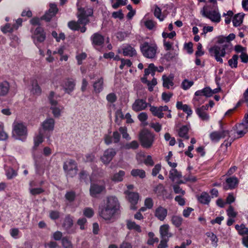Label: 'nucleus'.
<instances>
[{"label":"nucleus","instance_id":"f257e3e1","mask_svg":"<svg viewBox=\"0 0 248 248\" xmlns=\"http://www.w3.org/2000/svg\"><path fill=\"white\" fill-rule=\"evenodd\" d=\"M119 208L118 199L114 196H108L103 201L99 208V215L104 219L111 220Z\"/></svg>","mask_w":248,"mask_h":248},{"label":"nucleus","instance_id":"f03ea898","mask_svg":"<svg viewBox=\"0 0 248 248\" xmlns=\"http://www.w3.org/2000/svg\"><path fill=\"white\" fill-rule=\"evenodd\" d=\"M140 51L144 57L150 59L156 58L158 47L155 42H143L140 44Z\"/></svg>","mask_w":248,"mask_h":248},{"label":"nucleus","instance_id":"7ed1b4c3","mask_svg":"<svg viewBox=\"0 0 248 248\" xmlns=\"http://www.w3.org/2000/svg\"><path fill=\"white\" fill-rule=\"evenodd\" d=\"M230 45L228 42H221L219 40L218 44L211 47L209 53L211 56L214 57L217 62L223 63L222 57H224L226 54V49Z\"/></svg>","mask_w":248,"mask_h":248},{"label":"nucleus","instance_id":"20e7f679","mask_svg":"<svg viewBox=\"0 0 248 248\" xmlns=\"http://www.w3.org/2000/svg\"><path fill=\"white\" fill-rule=\"evenodd\" d=\"M12 133L14 136H16V139L24 140L27 136L28 129L26 124L19 121H15L13 124Z\"/></svg>","mask_w":248,"mask_h":248},{"label":"nucleus","instance_id":"39448f33","mask_svg":"<svg viewBox=\"0 0 248 248\" xmlns=\"http://www.w3.org/2000/svg\"><path fill=\"white\" fill-rule=\"evenodd\" d=\"M141 146L145 148H150L155 140V135L147 129H143L139 136Z\"/></svg>","mask_w":248,"mask_h":248},{"label":"nucleus","instance_id":"423d86ee","mask_svg":"<svg viewBox=\"0 0 248 248\" xmlns=\"http://www.w3.org/2000/svg\"><path fill=\"white\" fill-rule=\"evenodd\" d=\"M202 15L215 22L220 21V15L217 10L209 11L207 7H204L201 11Z\"/></svg>","mask_w":248,"mask_h":248},{"label":"nucleus","instance_id":"0eeeda50","mask_svg":"<svg viewBox=\"0 0 248 248\" xmlns=\"http://www.w3.org/2000/svg\"><path fill=\"white\" fill-rule=\"evenodd\" d=\"M78 23L79 26L83 25V27L80 28V31L81 32H85L86 31V28L85 27L89 22V19L88 17L86 16V14L84 8H79L78 9Z\"/></svg>","mask_w":248,"mask_h":248},{"label":"nucleus","instance_id":"6e6552de","mask_svg":"<svg viewBox=\"0 0 248 248\" xmlns=\"http://www.w3.org/2000/svg\"><path fill=\"white\" fill-rule=\"evenodd\" d=\"M63 169L71 177H73L77 173V165L76 162L73 160L66 161L63 165Z\"/></svg>","mask_w":248,"mask_h":248},{"label":"nucleus","instance_id":"1a4fd4ad","mask_svg":"<svg viewBox=\"0 0 248 248\" xmlns=\"http://www.w3.org/2000/svg\"><path fill=\"white\" fill-rule=\"evenodd\" d=\"M116 155V151L114 149L108 148L104 151L103 155L101 157V160L104 164L108 165Z\"/></svg>","mask_w":248,"mask_h":248},{"label":"nucleus","instance_id":"9d476101","mask_svg":"<svg viewBox=\"0 0 248 248\" xmlns=\"http://www.w3.org/2000/svg\"><path fill=\"white\" fill-rule=\"evenodd\" d=\"M105 189L104 183L101 184L92 183L90 188V194L93 197H96Z\"/></svg>","mask_w":248,"mask_h":248},{"label":"nucleus","instance_id":"9b49d317","mask_svg":"<svg viewBox=\"0 0 248 248\" xmlns=\"http://www.w3.org/2000/svg\"><path fill=\"white\" fill-rule=\"evenodd\" d=\"M32 37L36 45L38 43L43 42L46 39V34L43 29L41 27H38L33 32Z\"/></svg>","mask_w":248,"mask_h":248},{"label":"nucleus","instance_id":"f8f14e48","mask_svg":"<svg viewBox=\"0 0 248 248\" xmlns=\"http://www.w3.org/2000/svg\"><path fill=\"white\" fill-rule=\"evenodd\" d=\"M228 134V131L221 130L220 131H214L211 133L209 137L212 141L218 142L220 139L225 138Z\"/></svg>","mask_w":248,"mask_h":248},{"label":"nucleus","instance_id":"ddd939ff","mask_svg":"<svg viewBox=\"0 0 248 248\" xmlns=\"http://www.w3.org/2000/svg\"><path fill=\"white\" fill-rule=\"evenodd\" d=\"M58 11V9L56 5L53 3H50L48 12L46 13L45 15L42 17V19L46 21H50L52 17L56 15Z\"/></svg>","mask_w":248,"mask_h":248},{"label":"nucleus","instance_id":"4468645a","mask_svg":"<svg viewBox=\"0 0 248 248\" xmlns=\"http://www.w3.org/2000/svg\"><path fill=\"white\" fill-rule=\"evenodd\" d=\"M76 84L75 79L68 78L64 81L62 87L66 93L70 94L75 90Z\"/></svg>","mask_w":248,"mask_h":248},{"label":"nucleus","instance_id":"2eb2a0df","mask_svg":"<svg viewBox=\"0 0 248 248\" xmlns=\"http://www.w3.org/2000/svg\"><path fill=\"white\" fill-rule=\"evenodd\" d=\"M149 104L145 100L138 99L135 101L132 105V109L136 112L145 109Z\"/></svg>","mask_w":248,"mask_h":248},{"label":"nucleus","instance_id":"dca6fc26","mask_svg":"<svg viewBox=\"0 0 248 248\" xmlns=\"http://www.w3.org/2000/svg\"><path fill=\"white\" fill-rule=\"evenodd\" d=\"M55 120L52 118H46L41 124V126L45 131H52L54 130Z\"/></svg>","mask_w":248,"mask_h":248},{"label":"nucleus","instance_id":"f3484780","mask_svg":"<svg viewBox=\"0 0 248 248\" xmlns=\"http://www.w3.org/2000/svg\"><path fill=\"white\" fill-rule=\"evenodd\" d=\"M199 91V90L195 93V97L193 99V104L196 108L200 107V106L203 104L205 100V99L204 97V96L205 97V93H202V92L198 93V94L197 93Z\"/></svg>","mask_w":248,"mask_h":248},{"label":"nucleus","instance_id":"a211bd4d","mask_svg":"<svg viewBox=\"0 0 248 248\" xmlns=\"http://www.w3.org/2000/svg\"><path fill=\"white\" fill-rule=\"evenodd\" d=\"M91 40L93 46H100L104 42V36L98 32L93 34L91 37Z\"/></svg>","mask_w":248,"mask_h":248},{"label":"nucleus","instance_id":"6ab92c4d","mask_svg":"<svg viewBox=\"0 0 248 248\" xmlns=\"http://www.w3.org/2000/svg\"><path fill=\"white\" fill-rule=\"evenodd\" d=\"M248 131V124L245 122L236 125V133L237 137L236 138H241Z\"/></svg>","mask_w":248,"mask_h":248},{"label":"nucleus","instance_id":"aec40b11","mask_svg":"<svg viewBox=\"0 0 248 248\" xmlns=\"http://www.w3.org/2000/svg\"><path fill=\"white\" fill-rule=\"evenodd\" d=\"M167 213L168 211L166 208L160 206L155 209V216L159 220L163 221L167 215Z\"/></svg>","mask_w":248,"mask_h":248},{"label":"nucleus","instance_id":"412c9836","mask_svg":"<svg viewBox=\"0 0 248 248\" xmlns=\"http://www.w3.org/2000/svg\"><path fill=\"white\" fill-rule=\"evenodd\" d=\"M139 198V195L138 193L129 192L128 194V199L129 202L131 203L130 207L132 210H135L137 208L135 205L137 204Z\"/></svg>","mask_w":248,"mask_h":248},{"label":"nucleus","instance_id":"4be33fe9","mask_svg":"<svg viewBox=\"0 0 248 248\" xmlns=\"http://www.w3.org/2000/svg\"><path fill=\"white\" fill-rule=\"evenodd\" d=\"M227 185L224 186V188L227 190L234 188L238 184V180L235 177L228 178L226 180Z\"/></svg>","mask_w":248,"mask_h":248},{"label":"nucleus","instance_id":"5701e85b","mask_svg":"<svg viewBox=\"0 0 248 248\" xmlns=\"http://www.w3.org/2000/svg\"><path fill=\"white\" fill-rule=\"evenodd\" d=\"M163 80V86L167 89H170L174 85L173 77L171 76H167L163 75L162 77Z\"/></svg>","mask_w":248,"mask_h":248},{"label":"nucleus","instance_id":"b1692460","mask_svg":"<svg viewBox=\"0 0 248 248\" xmlns=\"http://www.w3.org/2000/svg\"><path fill=\"white\" fill-rule=\"evenodd\" d=\"M142 157H145L144 163L146 165L153 166L154 165V162L151 155H149L145 156L143 152H140L137 155L136 158L137 160H141Z\"/></svg>","mask_w":248,"mask_h":248},{"label":"nucleus","instance_id":"393cba45","mask_svg":"<svg viewBox=\"0 0 248 248\" xmlns=\"http://www.w3.org/2000/svg\"><path fill=\"white\" fill-rule=\"evenodd\" d=\"M50 109L51 110L53 116L55 118H59L61 116L64 108L63 106L59 105L58 104L50 106Z\"/></svg>","mask_w":248,"mask_h":248},{"label":"nucleus","instance_id":"a878e982","mask_svg":"<svg viewBox=\"0 0 248 248\" xmlns=\"http://www.w3.org/2000/svg\"><path fill=\"white\" fill-rule=\"evenodd\" d=\"M104 79L100 78L97 79L93 84V91L95 93H99L103 89Z\"/></svg>","mask_w":248,"mask_h":248},{"label":"nucleus","instance_id":"bb28decb","mask_svg":"<svg viewBox=\"0 0 248 248\" xmlns=\"http://www.w3.org/2000/svg\"><path fill=\"white\" fill-rule=\"evenodd\" d=\"M170 226L168 224H164L160 226L159 229L160 234L162 238H169L171 236V234L169 232Z\"/></svg>","mask_w":248,"mask_h":248},{"label":"nucleus","instance_id":"cd10ccee","mask_svg":"<svg viewBox=\"0 0 248 248\" xmlns=\"http://www.w3.org/2000/svg\"><path fill=\"white\" fill-rule=\"evenodd\" d=\"M31 92L34 95H40L42 93L41 87L39 86L37 81L34 80L32 82Z\"/></svg>","mask_w":248,"mask_h":248},{"label":"nucleus","instance_id":"c85d7f7f","mask_svg":"<svg viewBox=\"0 0 248 248\" xmlns=\"http://www.w3.org/2000/svg\"><path fill=\"white\" fill-rule=\"evenodd\" d=\"M44 140V134L42 132L41 130L39 131V134L34 138V145L33 149L36 150L38 146L43 142Z\"/></svg>","mask_w":248,"mask_h":248},{"label":"nucleus","instance_id":"c756f323","mask_svg":"<svg viewBox=\"0 0 248 248\" xmlns=\"http://www.w3.org/2000/svg\"><path fill=\"white\" fill-rule=\"evenodd\" d=\"M149 106L150 107V110L154 116L158 118H162L164 117V113L161 112L160 106L157 107L150 105Z\"/></svg>","mask_w":248,"mask_h":248},{"label":"nucleus","instance_id":"7c9ffc66","mask_svg":"<svg viewBox=\"0 0 248 248\" xmlns=\"http://www.w3.org/2000/svg\"><path fill=\"white\" fill-rule=\"evenodd\" d=\"M34 186L35 183L33 181H31L30 183L29 191L31 194L35 196L44 192V190L42 188H33V186Z\"/></svg>","mask_w":248,"mask_h":248},{"label":"nucleus","instance_id":"2f4dec72","mask_svg":"<svg viewBox=\"0 0 248 248\" xmlns=\"http://www.w3.org/2000/svg\"><path fill=\"white\" fill-rule=\"evenodd\" d=\"M126 226L129 230H133L138 232H141L140 226L132 220L126 221Z\"/></svg>","mask_w":248,"mask_h":248},{"label":"nucleus","instance_id":"473e14b6","mask_svg":"<svg viewBox=\"0 0 248 248\" xmlns=\"http://www.w3.org/2000/svg\"><path fill=\"white\" fill-rule=\"evenodd\" d=\"M123 54L125 56L132 57L136 54V50L130 46H127L123 49Z\"/></svg>","mask_w":248,"mask_h":248},{"label":"nucleus","instance_id":"72a5a7b5","mask_svg":"<svg viewBox=\"0 0 248 248\" xmlns=\"http://www.w3.org/2000/svg\"><path fill=\"white\" fill-rule=\"evenodd\" d=\"M182 177V174L175 169H172L169 172V178L174 182L175 180Z\"/></svg>","mask_w":248,"mask_h":248},{"label":"nucleus","instance_id":"f704fd0d","mask_svg":"<svg viewBox=\"0 0 248 248\" xmlns=\"http://www.w3.org/2000/svg\"><path fill=\"white\" fill-rule=\"evenodd\" d=\"M125 175V172L123 170H120L118 172L114 174L110 178L111 180L114 182H119L123 181Z\"/></svg>","mask_w":248,"mask_h":248},{"label":"nucleus","instance_id":"c9c22d12","mask_svg":"<svg viewBox=\"0 0 248 248\" xmlns=\"http://www.w3.org/2000/svg\"><path fill=\"white\" fill-rule=\"evenodd\" d=\"M57 98L55 93L53 91H50L47 95V99L50 106L58 105V102Z\"/></svg>","mask_w":248,"mask_h":248},{"label":"nucleus","instance_id":"e433bc0d","mask_svg":"<svg viewBox=\"0 0 248 248\" xmlns=\"http://www.w3.org/2000/svg\"><path fill=\"white\" fill-rule=\"evenodd\" d=\"M218 91V89H217L212 90L209 87H205L202 90H199V91L197 92V94H198V93L202 92V93H205L206 97H208L211 96L213 94L217 93Z\"/></svg>","mask_w":248,"mask_h":248},{"label":"nucleus","instance_id":"4c0bfd02","mask_svg":"<svg viewBox=\"0 0 248 248\" xmlns=\"http://www.w3.org/2000/svg\"><path fill=\"white\" fill-rule=\"evenodd\" d=\"M9 83L6 81L0 83V95H6L9 92Z\"/></svg>","mask_w":248,"mask_h":248},{"label":"nucleus","instance_id":"58836bf2","mask_svg":"<svg viewBox=\"0 0 248 248\" xmlns=\"http://www.w3.org/2000/svg\"><path fill=\"white\" fill-rule=\"evenodd\" d=\"M188 130L189 128L187 126L184 125L182 126L178 130L179 137L185 139H188L189 136L187 135Z\"/></svg>","mask_w":248,"mask_h":248},{"label":"nucleus","instance_id":"ea45409f","mask_svg":"<svg viewBox=\"0 0 248 248\" xmlns=\"http://www.w3.org/2000/svg\"><path fill=\"white\" fill-rule=\"evenodd\" d=\"M139 146V144L137 141L136 140H133L132 141L130 142H128L124 144L122 146V148L126 149V150H129V149H137Z\"/></svg>","mask_w":248,"mask_h":248},{"label":"nucleus","instance_id":"a19ab883","mask_svg":"<svg viewBox=\"0 0 248 248\" xmlns=\"http://www.w3.org/2000/svg\"><path fill=\"white\" fill-rule=\"evenodd\" d=\"M73 224V220L72 217L70 215H67L65 217L62 226L66 229L68 230L70 229Z\"/></svg>","mask_w":248,"mask_h":248},{"label":"nucleus","instance_id":"79ce46f5","mask_svg":"<svg viewBox=\"0 0 248 248\" xmlns=\"http://www.w3.org/2000/svg\"><path fill=\"white\" fill-rule=\"evenodd\" d=\"M198 200L202 204H208L210 201V197L208 193L203 192L198 197Z\"/></svg>","mask_w":248,"mask_h":248},{"label":"nucleus","instance_id":"37998d69","mask_svg":"<svg viewBox=\"0 0 248 248\" xmlns=\"http://www.w3.org/2000/svg\"><path fill=\"white\" fill-rule=\"evenodd\" d=\"M244 15L241 14H237L234 16L232 20L233 25L235 27L240 26L243 22Z\"/></svg>","mask_w":248,"mask_h":248},{"label":"nucleus","instance_id":"c03bdc74","mask_svg":"<svg viewBox=\"0 0 248 248\" xmlns=\"http://www.w3.org/2000/svg\"><path fill=\"white\" fill-rule=\"evenodd\" d=\"M131 174L134 177L139 176L140 178H143L146 176L145 171L141 169L132 170L131 171Z\"/></svg>","mask_w":248,"mask_h":248},{"label":"nucleus","instance_id":"a18cd8bd","mask_svg":"<svg viewBox=\"0 0 248 248\" xmlns=\"http://www.w3.org/2000/svg\"><path fill=\"white\" fill-rule=\"evenodd\" d=\"M183 220V218L181 217L175 215L173 216L171 219V223L176 227H179L182 225Z\"/></svg>","mask_w":248,"mask_h":248},{"label":"nucleus","instance_id":"49530a36","mask_svg":"<svg viewBox=\"0 0 248 248\" xmlns=\"http://www.w3.org/2000/svg\"><path fill=\"white\" fill-rule=\"evenodd\" d=\"M235 228L237 230L240 235H243L247 234L248 235V228L246 227L244 224L240 225H236Z\"/></svg>","mask_w":248,"mask_h":248},{"label":"nucleus","instance_id":"de8ad7c7","mask_svg":"<svg viewBox=\"0 0 248 248\" xmlns=\"http://www.w3.org/2000/svg\"><path fill=\"white\" fill-rule=\"evenodd\" d=\"M62 244L63 248H74L71 240L68 237H64L62 239Z\"/></svg>","mask_w":248,"mask_h":248},{"label":"nucleus","instance_id":"09e8293b","mask_svg":"<svg viewBox=\"0 0 248 248\" xmlns=\"http://www.w3.org/2000/svg\"><path fill=\"white\" fill-rule=\"evenodd\" d=\"M196 111L199 117L203 121H208L209 119V116L207 113L201 109L196 108Z\"/></svg>","mask_w":248,"mask_h":248},{"label":"nucleus","instance_id":"8fccbe9b","mask_svg":"<svg viewBox=\"0 0 248 248\" xmlns=\"http://www.w3.org/2000/svg\"><path fill=\"white\" fill-rule=\"evenodd\" d=\"M156 69V68L155 66V65L153 63H150L149 65L148 68L145 69V76H147L151 74L152 76H154L155 75Z\"/></svg>","mask_w":248,"mask_h":248},{"label":"nucleus","instance_id":"3c124183","mask_svg":"<svg viewBox=\"0 0 248 248\" xmlns=\"http://www.w3.org/2000/svg\"><path fill=\"white\" fill-rule=\"evenodd\" d=\"M206 235L209 237L212 242V245L216 247L217 245L218 239L217 236L212 232H208L206 233Z\"/></svg>","mask_w":248,"mask_h":248},{"label":"nucleus","instance_id":"603ef678","mask_svg":"<svg viewBox=\"0 0 248 248\" xmlns=\"http://www.w3.org/2000/svg\"><path fill=\"white\" fill-rule=\"evenodd\" d=\"M8 137V134L4 130V124L0 122V140H6Z\"/></svg>","mask_w":248,"mask_h":248},{"label":"nucleus","instance_id":"864d4df0","mask_svg":"<svg viewBox=\"0 0 248 248\" xmlns=\"http://www.w3.org/2000/svg\"><path fill=\"white\" fill-rule=\"evenodd\" d=\"M238 59V56L237 55H234L232 58L229 60V65L232 68H236L237 66V61Z\"/></svg>","mask_w":248,"mask_h":248},{"label":"nucleus","instance_id":"5fc2aeb1","mask_svg":"<svg viewBox=\"0 0 248 248\" xmlns=\"http://www.w3.org/2000/svg\"><path fill=\"white\" fill-rule=\"evenodd\" d=\"M120 132L122 134L123 138L127 140H131V137L127 132V128L125 127H120L119 129Z\"/></svg>","mask_w":248,"mask_h":248},{"label":"nucleus","instance_id":"6e6d98bb","mask_svg":"<svg viewBox=\"0 0 248 248\" xmlns=\"http://www.w3.org/2000/svg\"><path fill=\"white\" fill-rule=\"evenodd\" d=\"M1 30L3 33H6L11 32L15 30L13 25L11 26L9 24H6L4 26L1 27Z\"/></svg>","mask_w":248,"mask_h":248},{"label":"nucleus","instance_id":"4d7b16f0","mask_svg":"<svg viewBox=\"0 0 248 248\" xmlns=\"http://www.w3.org/2000/svg\"><path fill=\"white\" fill-rule=\"evenodd\" d=\"M165 190L164 186L161 184L157 185L154 189V191L157 196H161L163 195Z\"/></svg>","mask_w":248,"mask_h":248},{"label":"nucleus","instance_id":"13d9d810","mask_svg":"<svg viewBox=\"0 0 248 248\" xmlns=\"http://www.w3.org/2000/svg\"><path fill=\"white\" fill-rule=\"evenodd\" d=\"M193 85V82L192 81H189L187 79H185L182 83V87L185 90H186L188 89L190 87H191Z\"/></svg>","mask_w":248,"mask_h":248},{"label":"nucleus","instance_id":"bf43d9fd","mask_svg":"<svg viewBox=\"0 0 248 248\" xmlns=\"http://www.w3.org/2000/svg\"><path fill=\"white\" fill-rule=\"evenodd\" d=\"M94 211L91 208L87 207L83 210V215L87 217L90 218L92 217Z\"/></svg>","mask_w":248,"mask_h":248},{"label":"nucleus","instance_id":"052dcab7","mask_svg":"<svg viewBox=\"0 0 248 248\" xmlns=\"http://www.w3.org/2000/svg\"><path fill=\"white\" fill-rule=\"evenodd\" d=\"M68 25L69 28L73 30H78L80 29L78 21H70L68 23Z\"/></svg>","mask_w":248,"mask_h":248},{"label":"nucleus","instance_id":"680f3d73","mask_svg":"<svg viewBox=\"0 0 248 248\" xmlns=\"http://www.w3.org/2000/svg\"><path fill=\"white\" fill-rule=\"evenodd\" d=\"M121 64L120 65V68L121 69H123L125 66H126L128 67H130L132 64L131 61L128 59L125 60L124 59H122L121 60Z\"/></svg>","mask_w":248,"mask_h":248},{"label":"nucleus","instance_id":"e2e57ef3","mask_svg":"<svg viewBox=\"0 0 248 248\" xmlns=\"http://www.w3.org/2000/svg\"><path fill=\"white\" fill-rule=\"evenodd\" d=\"M127 0H116V2L112 5L113 9H117L121 5H125L126 4Z\"/></svg>","mask_w":248,"mask_h":248},{"label":"nucleus","instance_id":"0e129e2a","mask_svg":"<svg viewBox=\"0 0 248 248\" xmlns=\"http://www.w3.org/2000/svg\"><path fill=\"white\" fill-rule=\"evenodd\" d=\"M10 233L13 238L17 239L18 238L19 231L17 228H12L10 230Z\"/></svg>","mask_w":248,"mask_h":248},{"label":"nucleus","instance_id":"69168bd1","mask_svg":"<svg viewBox=\"0 0 248 248\" xmlns=\"http://www.w3.org/2000/svg\"><path fill=\"white\" fill-rule=\"evenodd\" d=\"M154 15L155 17L158 18L160 21H163L164 19L163 17L161 16V9L157 6L155 8L154 11Z\"/></svg>","mask_w":248,"mask_h":248},{"label":"nucleus","instance_id":"338daca9","mask_svg":"<svg viewBox=\"0 0 248 248\" xmlns=\"http://www.w3.org/2000/svg\"><path fill=\"white\" fill-rule=\"evenodd\" d=\"M172 93L164 92L162 93V99L165 102H168L170 98L172 96Z\"/></svg>","mask_w":248,"mask_h":248},{"label":"nucleus","instance_id":"774afa93","mask_svg":"<svg viewBox=\"0 0 248 248\" xmlns=\"http://www.w3.org/2000/svg\"><path fill=\"white\" fill-rule=\"evenodd\" d=\"M95 159L94 155L93 154H88L85 155L83 160L85 162L93 161Z\"/></svg>","mask_w":248,"mask_h":248}]
</instances>
